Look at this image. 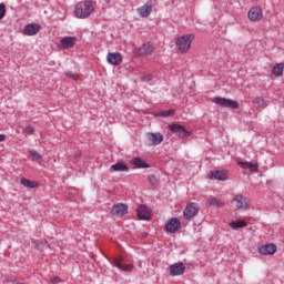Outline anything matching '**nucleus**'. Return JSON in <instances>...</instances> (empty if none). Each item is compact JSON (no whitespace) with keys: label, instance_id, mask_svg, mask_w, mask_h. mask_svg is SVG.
<instances>
[{"label":"nucleus","instance_id":"393cba45","mask_svg":"<svg viewBox=\"0 0 284 284\" xmlns=\"http://www.w3.org/2000/svg\"><path fill=\"white\" fill-rule=\"evenodd\" d=\"M140 17L146 18L149 14H152V6L144 4L138 9Z\"/></svg>","mask_w":284,"mask_h":284},{"label":"nucleus","instance_id":"20e7f679","mask_svg":"<svg viewBox=\"0 0 284 284\" xmlns=\"http://www.w3.org/2000/svg\"><path fill=\"white\" fill-rule=\"evenodd\" d=\"M199 204L195 202H191L186 205V207L183 211V216L184 219H186L187 221L194 219V216H196V214H199Z\"/></svg>","mask_w":284,"mask_h":284},{"label":"nucleus","instance_id":"dca6fc26","mask_svg":"<svg viewBox=\"0 0 284 284\" xmlns=\"http://www.w3.org/2000/svg\"><path fill=\"white\" fill-rule=\"evenodd\" d=\"M146 140L150 145H161L163 143V134L161 133H148Z\"/></svg>","mask_w":284,"mask_h":284},{"label":"nucleus","instance_id":"f3484780","mask_svg":"<svg viewBox=\"0 0 284 284\" xmlns=\"http://www.w3.org/2000/svg\"><path fill=\"white\" fill-rule=\"evenodd\" d=\"M41 27L38 23L27 24L23 29V34L27 37H34V34H39Z\"/></svg>","mask_w":284,"mask_h":284},{"label":"nucleus","instance_id":"1a4fd4ad","mask_svg":"<svg viewBox=\"0 0 284 284\" xmlns=\"http://www.w3.org/2000/svg\"><path fill=\"white\" fill-rule=\"evenodd\" d=\"M170 276H182L185 274V264L179 262L169 266Z\"/></svg>","mask_w":284,"mask_h":284},{"label":"nucleus","instance_id":"7ed1b4c3","mask_svg":"<svg viewBox=\"0 0 284 284\" xmlns=\"http://www.w3.org/2000/svg\"><path fill=\"white\" fill-rule=\"evenodd\" d=\"M213 103L221 105L222 108H230L231 110H239V102L226 98L216 97L213 99Z\"/></svg>","mask_w":284,"mask_h":284},{"label":"nucleus","instance_id":"412c9836","mask_svg":"<svg viewBox=\"0 0 284 284\" xmlns=\"http://www.w3.org/2000/svg\"><path fill=\"white\" fill-rule=\"evenodd\" d=\"M237 165H240V168H243V170H251V172H258V164H254L252 162H237Z\"/></svg>","mask_w":284,"mask_h":284},{"label":"nucleus","instance_id":"a878e982","mask_svg":"<svg viewBox=\"0 0 284 284\" xmlns=\"http://www.w3.org/2000/svg\"><path fill=\"white\" fill-rule=\"evenodd\" d=\"M132 165H134V168H139V169H145V168H150V165L148 163H145V161H143V159L141 158H134L131 161Z\"/></svg>","mask_w":284,"mask_h":284},{"label":"nucleus","instance_id":"c756f323","mask_svg":"<svg viewBox=\"0 0 284 284\" xmlns=\"http://www.w3.org/2000/svg\"><path fill=\"white\" fill-rule=\"evenodd\" d=\"M22 132L23 134H26V136H30L34 134V129L33 126H26Z\"/></svg>","mask_w":284,"mask_h":284},{"label":"nucleus","instance_id":"c9c22d12","mask_svg":"<svg viewBox=\"0 0 284 284\" xmlns=\"http://www.w3.org/2000/svg\"><path fill=\"white\" fill-rule=\"evenodd\" d=\"M3 141H6V135L4 134H0V143H3Z\"/></svg>","mask_w":284,"mask_h":284},{"label":"nucleus","instance_id":"9b49d317","mask_svg":"<svg viewBox=\"0 0 284 284\" xmlns=\"http://www.w3.org/2000/svg\"><path fill=\"white\" fill-rule=\"evenodd\" d=\"M247 17L250 21H261V19H263V9L261 7H252L248 10Z\"/></svg>","mask_w":284,"mask_h":284},{"label":"nucleus","instance_id":"b1692460","mask_svg":"<svg viewBox=\"0 0 284 284\" xmlns=\"http://www.w3.org/2000/svg\"><path fill=\"white\" fill-rule=\"evenodd\" d=\"M283 72H284V63L280 62V63H275L272 68V73L274 74V77H283Z\"/></svg>","mask_w":284,"mask_h":284},{"label":"nucleus","instance_id":"423d86ee","mask_svg":"<svg viewBox=\"0 0 284 284\" xmlns=\"http://www.w3.org/2000/svg\"><path fill=\"white\" fill-rule=\"evenodd\" d=\"M154 52V44L146 42L135 50L136 57H150Z\"/></svg>","mask_w":284,"mask_h":284},{"label":"nucleus","instance_id":"5701e85b","mask_svg":"<svg viewBox=\"0 0 284 284\" xmlns=\"http://www.w3.org/2000/svg\"><path fill=\"white\" fill-rule=\"evenodd\" d=\"M206 203L212 207H225V202L219 197H210Z\"/></svg>","mask_w":284,"mask_h":284},{"label":"nucleus","instance_id":"7c9ffc66","mask_svg":"<svg viewBox=\"0 0 284 284\" xmlns=\"http://www.w3.org/2000/svg\"><path fill=\"white\" fill-rule=\"evenodd\" d=\"M6 17V4L0 3V19H3Z\"/></svg>","mask_w":284,"mask_h":284},{"label":"nucleus","instance_id":"ddd939ff","mask_svg":"<svg viewBox=\"0 0 284 284\" xmlns=\"http://www.w3.org/2000/svg\"><path fill=\"white\" fill-rule=\"evenodd\" d=\"M106 61L110 65H121L123 63V55L119 52H111L108 53Z\"/></svg>","mask_w":284,"mask_h":284},{"label":"nucleus","instance_id":"e433bc0d","mask_svg":"<svg viewBox=\"0 0 284 284\" xmlns=\"http://www.w3.org/2000/svg\"><path fill=\"white\" fill-rule=\"evenodd\" d=\"M75 159H81V151H78V152L75 153Z\"/></svg>","mask_w":284,"mask_h":284},{"label":"nucleus","instance_id":"473e14b6","mask_svg":"<svg viewBox=\"0 0 284 284\" xmlns=\"http://www.w3.org/2000/svg\"><path fill=\"white\" fill-rule=\"evenodd\" d=\"M67 77H68L69 79H73V81H77V79H78L77 74H74V73H72V72H68V73H67Z\"/></svg>","mask_w":284,"mask_h":284},{"label":"nucleus","instance_id":"6ab92c4d","mask_svg":"<svg viewBox=\"0 0 284 284\" xmlns=\"http://www.w3.org/2000/svg\"><path fill=\"white\" fill-rule=\"evenodd\" d=\"M267 105V101L263 97H257L253 100V106L256 110H265V106Z\"/></svg>","mask_w":284,"mask_h":284},{"label":"nucleus","instance_id":"4468645a","mask_svg":"<svg viewBox=\"0 0 284 284\" xmlns=\"http://www.w3.org/2000/svg\"><path fill=\"white\" fill-rule=\"evenodd\" d=\"M113 264L118 270H121L122 272H132L133 265L132 264H124L123 265V256H118L114 258Z\"/></svg>","mask_w":284,"mask_h":284},{"label":"nucleus","instance_id":"0eeeda50","mask_svg":"<svg viewBox=\"0 0 284 284\" xmlns=\"http://www.w3.org/2000/svg\"><path fill=\"white\" fill-rule=\"evenodd\" d=\"M169 129L171 130V132H173V134H176V136H179L180 139H185V136H190V134H192L190 131L185 130V126L181 124H171L169 125Z\"/></svg>","mask_w":284,"mask_h":284},{"label":"nucleus","instance_id":"cd10ccee","mask_svg":"<svg viewBox=\"0 0 284 284\" xmlns=\"http://www.w3.org/2000/svg\"><path fill=\"white\" fill-rule=\"evenodd\" d=\"M20 183H21V185H23L24 187H29L30 190H34V187L39 186V183L32 182L28 179H21Z\"/></svg>","mask_w":284,"mask_h":284},{"label":"nucleus","instance_id":"2eb2a0df","mask_svg":"<svg viewBox=\"0 0 284 284\" xmlns=\"http://www.w3.org/2000/svg\"><path fill=\"white\" fill-rule=\"evenodd\" d=\"M128 213V205L123 204V203H118L115 205H113L111 214H113V216H125V214Z\"/></svg>","mask_w":284,"mask_h":284},{"label":"nucleus","instance_id":"c85d7f7f","mask_svg":"<svg viewBox=\"0 0 284 284\" xmlns=\"http://www.w3.org/2000/svg\"><path fill=\"white\" fill-rule=\"evenodd\" d=\"M29 154L32 158V161H38V162L43 161V156L41 154H39V152H37L34 150H30Z\"/></svg>","mask_w":284,"mask_h":284},{"label":"nucleus","instance_id":"4be33fe9","mask_svg":"<svg viewBox=\"0 0 284 284\" xmlns=\"http://www.w3.org/2000/svg\"><path fill=\"white\" fill-rule=\"evenodd\" d=\"M211 176L216 181H227V171H213Z\"/></svg>","mask_w":284,"mask_h":284},{"label":"nucleus","instance_id":"f257e3e1","mask_svg":"<svg viewBox=\"0 0 284 284\" xmlns=\"http://www.w3.org/2000/svg\"><path fill=\"white\" fill-rule=\"evenodd\" d=\"M94 12L92 0H85L75 6L74 16L77 19H88Z\"/></svg>","mask_w":284,"mask_h":284},{"label":"nucleus","instance_id":"72a5a7b5","mask_svg":"<svg viewBox=\"0 0 284 284\" xmlns=\"http://www.w3.org/2000/svg\"><path fill=\"white\" fill-rule=\"evenodd\" d=\"M51 283H53V284L61 283V277H59V276L52 277Z\"/></svg>","mask_w":284,"mask_h":284},{"label":"nucleus","instance_id":"2f4dec72","mask_svg":"<svg viewBox=\"0 0 284 284\" xmlns=\"http://www.w3.org/2000/svg\"><path fill=\"white\" fill-rule=\"evenodd\" d=\"M149 182L151 185H156V176L155 175H149Z\"/></svg>","mask_w":284,"mask_h":284},{"label":"nucleus","instance_id":"f704fd0d","mask_svg":"<svg viewBox=\"0 0 284 284\" xmlns=\"http://www.w3.org/2000/svg\"><path fill=\"white\" fill-rule=\"evenodd\" d=\"M170 114H174L173 110L162 112V116H170Z\"/></svg>","mask_w":284,"mask_h":284},{"label":"nucleus","instance_id":"f03ea898","mask_svg":"<svg viewBox=\"0 0 284 284\" xmlns=\"http://www.w3.org/2000/svg\"><path fill=\"white\" fill-rule=\"evenodd\" d=\"M192 41H194V34H184L175 40L176 50L181 54H185L192 48Z\"/></svg>","mask_w":284,"mask_h":284},{"label":"nucleus","instance_id":"aec40b11","mask_svg":"<svg viewBox=\"0 0 284 284\" xmlns=\"http://www.w3.org/2000/svg\"><path fill=\"white\" fill-rule=\"evenodd\" d=\"M111 170L113 172H128L130 170V168H128V164H125V162L120 161V162L111 165Z\"/></svg>","mask_w":284,"mask_h":284},{"label":"nucleus","instance_id":"bb28decb","mask_svg":"<svg viewBox=\"0 0 284 284\" xmlns=\"http://www.w3.org/2000/svg\"><path fill=\"white\" fill-rule=\"evenodd\" d=\"M232 230H239L241 227H247V222L245 220H239L230 223Z\"/></svg>","mask_w":284,"mask_h":284},{"label":"nucleus","instance_id":"39448f33","mask_svg":"<svg viewBox=\"0 0 284 284\" xmlns=\"http://www.w3.org/2000/svg\"><path fill=\"white\" fill-rule=\"evenodd\" d=\"M232 205H234L236 210H247V207H250V201H247V197L243 196V194H237L233 197Z\"/></svg>","mask_w":284,"mask_h":284},{"label":"nucleus","instance_id":"f8f14e48","mask_svg":"<svg viewBox=\"0 0 284 284\" xmlns=\"http://www.w3.org/2000/svg\"><path fill=\"white\" fill-rule=\"evenodd\" d=\"M138 219L140 221H150L152 219V211L146 205H140L138 207Z\"/></svg>","mask_w":284,"mask_h":284},{"label":"nucleus","instance_id":"6e6552de","mask_svg":"<svg viewBox=\"0 0 284 284\" xmlns=\"http://www.w3.org/2000/svg\"><path fill=\"white\" fill-rule=\"evenodd\" d=\"M181 227V220L172 217L165 223V230L169 234H176V231Z\"/></svg>","mask_w":284,"mask_h":284},{"label":"nucleus","instance_id":"9d476101","mask_svg":"<svg viewBox=\"0 0 284 284\" xmlns=\"http://www.w3.org/2000/svg\"><path fill=\"white\" fill-rule=\"evenodd\" d=\"M276 250L277 247L275 246V244L268 243L260 246L257 248V252L262 256H273V254H276Z\"/></svg>","mask_w":284,"mask_h":284},{"label":"nucleus","instance_id":"a211bd4d","mask_svg":"<svg viewBox=\"0 0 284 284\" xmlns=\"http://www.w3.org/2000/svg\"><path fill=\"white\" fill-rule=\"evenodd\" d=\"M60 45L62 50H68V48H74L77 45V37H64L60 40Z\"/></svg>","mask_w":284,"mask_h":284}]
</instances>
